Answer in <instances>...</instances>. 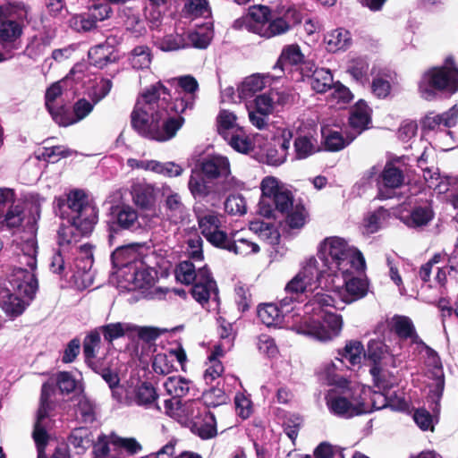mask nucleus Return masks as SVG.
<instances>
[{"instance_id":"obj_1","label":"nucleus","mask_w":458,"mask_h":458,"mask_svg":"<svg viewBox=\"0 0 458 458\" xmlns=\"http://www.w3.org/2000/svg\"><path fill=\"white\" fill-rule=\"evenodd\" d=\"M317 255L301 261L299 272L284 287L286 293L300 294L321 286L332 291L346 304L367 295L369 286L367 277L355 276L366 269L365 259L357 248L344 238L330 236L319 242Z\"/></svg>"},{"instance_id":"obj_2","label":"nucleus","mask_w":458,"mask_h":458,"mask_svg":"<svg viewBox=\"0 0 458 458\" xmlns=\"http://www.w3.org/2000/svg\"><path fill=\"white\" fill-rule=\"evenodd\" d=\"M56 216L71 227L59 231V248L54 250L50 270L62 278L80 281L84 288L92 284L93 254L90 245L76 246V234H89L98 220V209L83 190H72L54 201Z\"/></svg>"},{"instance_id":"obj_3","label":"nucleus","mask_w":458,"mask_h":458,"mask_svg":"<svg viewBox=\"0 0 458 458\" xmlns=\"http://www.w3.org/2000/svg\"><path fill=\"white\" fill-rule=\"evenodd\" d=\"M169 89L158 81L145 90V136L165 142L175 137L184 118L170 110Z\"/></svg>"},{"instance_id":"obj_4","label":"nucleus","mask_w":458,"mask_h":458,"mask_svg":"<svg viewBox=\"0 0 458 458\" xmlns=\"http://www.w3.org/2000/svg\"><path fill=\"white\" fill-rule=\"evenodd\" d=\"M335 365L325 366L324 373L331 387L325 394V403L328 411L336 417L350 419L363 414L368 406L363 403L360 394L369 392V386L352 384L335 373Z\"/></svg>"},{"instance_id":"obj_5","label":"nucleus","mask_w":458,"mask_h":458,"mask_svg":"<svg viewBox=\"0 0 458 458\" xmlns=\"http://www.w3.org/2000/svg\"><path fill=\"white\" fill-rule=\"evenodd\" d=\"M110 259L113 267L120 270L117 282L120 291L133 293L129 302L143 299V244L118 246L111 253Z\"/></svg>"},{"instance_id":"obj_6","label":"nucleus","mask_w":458,"mask_h":458,"mask_svg":"<svg viewBox=\"0 0 458 458\" xmlns=\"http://www.w3.org/2000/svg\"><path fill=\"white\" fill-rule=\"evenodd\" d=\"M30 12V7L19 0L0 4V63L11 59L14 51L21 48Z\"/></svg>"},{"instance_id":"obj_7","label":"nucleus","mask_w":458,"mask_h":458,"mask_svg":"<svg viewBox=\"0 0 458 458\" xmlns=\"http://www.w3.org/2000/svg\"><path fill=\"white\" fill-rule=\"evenodd\" d=\"M286 318L293 331L320 342H329L338 337L344 327L343 317L334 312L304 318L294 313L287 314Z\"/></svg>"},{"instance_id":"obj_8","label":"nucleus","mask_w":458,"mask_h":458,"mask_svg":"<svg viewBox=\"0 0 458 458\" xmlns=\"http://www.w3.org/2000/svg\"><path fill=\"white\" fill-rule=\"evenodd\" d=\"M77 387V381L70 372L61 371L56 374L55 384L45 382L41 386L39 407L36 420H49L59 414L65 407L64 395L72 393Z\"/></svg>"},{"instance_id":"obj_9","label":"nucleus","mask_w":458,"mask_h":458,"mask_svg":"<svg viewBox=\"0 0 458 458\" xmlns=\"http://www.w3.org/2000/svg\"><path fill=\"white\" fill-rule=\"evenodd\" d=\"M46 199L40 195L30 197L31 217L26 224L27 237L15 240L13 244V267L21 266L37 269L38 243L36 233L38 231V221L40 218L41 206Z\"/></svg>"},{"instance_id":"obj_10","label":"nucleus","mask_w":458,"mask_h":458,"mask_svg":"<svg viewBox=\"0 0 458 458\" xmlns=\"http://www.w3.org/2000/svg\"><path fill=\"white\" fill-rule=\"evenodd\" d=\"M233 27L245 29L266 38L282 35L290 30V24L284 19L272 18L269 8L264 5L250 7L245 15L234 21Z\"/></svg>"},{"instance_id":"obj_11","label":"nucleus","mask_w":458,"mask_h":458,"mask_svg":"<svg viewBox=\"0 0 458 458\" xmlns=\"http://www.w3.org/2000/svg\"><path fill=\"white\" fill-rule=\"evenodd\" d=\"M86 63L80 62L73 65L66 77L59 81L53 83L46 90L45 106L51 115L53 121L56 123V118H59L66 105L64 104L63 96L68 97L70 91L72 95L80 94V84L85 80Z\"/></svg>"},{"instance_id":"obj_12","label":"nucleus","mask_w":458,"mask_h":458,"mask_svg":"<svg viewBox=\"0 0 458 458\" xmlns=\"http://www.w3.org/2000/svg\"><path fill=\"white\" fill-rule=\"evenodd\" d=\"M261 198L259 212L265 217L273 216L274 208L281 213L289 210L293 206V195L287 185L278 178L268 175L260 182Z\"/></svg>"},{"instance_id":"obj_13","label":"nucleus","mask_w":458,"mask_h":458,"mask_svg":"<svg viewBox=\"0 0 458 458\" xmlns=\"http://www.w3.org/2000/svg\"><path fill=\"white\" fill-rule=\"evenodd\" d=\"M445 90L454 93L458 90V68L454 60L448 57L441 67H436L426 72L419 84L420 96L427 100L432 99L435 90Z\"/></svg>"},{"instance_id":"obj_14","label":"nucleus","mask_w":458,"mask_h":458,"mask_svg":"<svg viewBox=\"0 0 458 458\" xmlns=\"http://www.w3.org/2000/svg\"><path fill=\"white\" fill-rule=\"evenodd\" d=\"M199 170L208 179L217 184L218 191H230L240 189L243 182L232 174L229 159L222 155H212L199 162Z\"/></svg>"},{"instance_id":"obj_15","label":"nucleus","mask_w":458,"mask_h":458,"mask_svg":"<svg viewBox=\"0 0 458 458\" xmlns=\"http://www.w3.org/2000/svg\"><path fill=\"white\" fill-rule=\"evenodd\" d=\"M208 411L200 400L180 401L164 400V412L182 423L191 424L199 421Z\"/></svg>"},{"instance_id":"obj_16","label":"nucleus","mask_w":458,"mask_h":458,"mask_svg":"<svg viewBox=\"0 0 458 458\" xmlns=\"http://www.w3.org/2000/svg\"><path fill=\"white\" fill-rule=\"evenodd\" d=\"M199 228L205 238L214 246L220 248L227 234L221 230L223 216L214 210L195 208Z\"/></svg>"},{"instance_id":"obj_17","label":"nucleus","mask_w":458,"mask_h":458,"mask_svg":"<svg viewBox=\"0 0 458 458\" xmlns=\"http://www.w3.org/2000/svg\"><path fill=\"white\" fill-rule=\"evenodd\" d=\"M110 219L107 221L108 244L112 246L116 235L122 230L133 231L139 226L138 214L129 206H111Z\"/></svg>"},{"instance_id":"obj_18","label":"nucleus","mask_w":458,"mask_h":458,"mask_svg":"<svg viewBox=\"0 0 458 458\" xmlns=\"http://www.w3.org/2000/svg\"><path fill=\"white\" fill-rule=\"evenodd\" d=\"M295 133L293 148L297 159H305L319 151L317 129L313 123L299 122Z\"/></svg>"},{"instance_id":"obj_19","label":"nucleus","mask_w":458,"mask_h":458,"mask_svg":"<svg viewBox=\"0 0 458 458\" xmlns=\"http://www.w3.org/2000/svg\"><path fill=\"white\" fill-rule=\"evenodd\" d=\"M36 269L14 266L9 277V284L14 293L32 301L38 289Z\"/></svg>"},{"instance_id":"obj_20","label":"nucleus","mask_w":458,"mask_h":458,"mask_svg":"<svg viewBox=\"0 0 458 458\" xmlns=\"http://www.w3.org/2000/svg\"><path fill=\"white\" fill-rule=\"evenodd\" d=\"M419 347L421 351L425 352L426 364L428 367L431 368L428 371V377L433 379V385L429 390V398L435 403L436 406H437L445 386L441 361L437 353L424 343L420 342Z\"/></svg>"},{"instance_id":"obj_21","label":"nucleus","mask_w":458,"mask_h":458,"mask_svg":"<svg viewBox=\"0 0 458 458\" xmlns=\"http://www.w3.org/2000/svg\"><path fill=\"white\" fill-rule=\"evenodd\" d=\"M168 82L173 85L174 82L185 93L184 96L177 97L174 101L170 102V110L176 114H182L187 109H191L194 105L195 93L199 89L197 80L191 75H183L172 78Z\"/></svg>"},{"instance_id":"obj_22","label":"nucleus","mask_w":458,"mask_h":458,"mask_svg":"<svg viewBox=\"0 0 458 458\" xmlns=\"http://www.w3.org/2000/svg\"><path fill=\"white\" fill-rule=\"evenodd\" d=\"M49 423V420H36L35 421L32 437L37 447V458H71L68 445L64 443L58 444L50 457H47L46 448L48 445L49 435L47 428Z\"/></svg>"},{"instance_id":"obj_23","label":"nucleus","mask_w":458,"mask_h":458,"mask_svg":"<svg viewBox=\"0 0 458 458\" xmlns=\"http://www.w3.org/2000/svg\"><path fill=\"white\" fill-rule=\"evenodd\" d=\"M188 187L195 199L208 201H220L226 193L225 191H218L217 184L212 180L206 178L196 170H192L189 179Z\"/></svg>"},{"instance_id":"obj_24","label":"nucleus","mask_w":458,"mask_h":458,"mask_svg":"<svg viewBox=\"0 0 458 458\" xmlns=\"http://www.w3.org/2000/svg\"><path fill=\"white\" fill-rule=\"evenodd\" d=\"M327 308H337L335 299L326 293H317L311 300L307 303L301 305L300 303L294 304L292 310L286 309L287 314L298 313L301 318L309 316L324 315Z\"/></svg>"},{"instance_id":"obj_25","label":"nucleus","mask_w":458,"mask_h":458,"mask_svg":"<svg viewBox=\"0 0 458 458\" xmlns=\"http://www.w3.org/2000/svg\"><path fill=\"white\" fill-rule=\"evenodd\" d=\"M85 80H83L78 86H80V93L83 91L89 96L91 101L98 104L105 98L110 92L113 83L110 79L98 78L94 73L89 72L88 64L86 63Z\"/></svg>"},{"instance_id":"obj_26","label":"nucleus","mask_w":458,"mask_h":458,"mask_svg":"<svg viewBox=\"0 0 458 458\" xmlns=\"http://www.w3.org/2000/svg\"><path fill=\"white\" fill-rule=\"evenodd\" d=\"M291 302H293L292 297L284 298L281 301V310L274 303L261 304L258 308V317L267 327L280 326L282 322H284L285 327L291 329L286 319V309L288 310H293V307H290Z\"/></svg>"},{"instance_id":"obj_27","label":"nucleus","mask_w":458,"mask_h":458,"mask_svg":"<svg viewBox=\"0 0 458 458\" xmlns=\"http://www.w3.org/2000/svg\"><path fill=\"white\" fill-rule=\"evenodd\" d=\"M157 278V272L151 267H145V299L173 301L175 296L186 299L187 293L183 289L152 287Z\"/></svg>"},{"instance_id":"obj_28","label":"nucleus","mask_w":458,"mask_h":458,"mask_svg":"<svg viewBox=\"0 0 458 458\" xmlns=\"http://www.w3.org/2000/svg\"><path fill=\"white\" fill-rule=\"evenodd\" d=\"M191 294L202 307H205L209 299L216 300L217 298L216 281L211 277L210 272L206 267H199L198 281L194 283Z\"/></svg>"},{"instance_id":"obj_29","label":"nucleus","mask_w":458,"mask_h":458,"mask_svg":"<svg viewBox=\"0 0 458 458\" xmlns=\"http://www.w3.org/2000/svg\"><path fill=\"white\" fill-rule=\"evenodd\" d=\"M38 195V193L30 194L27 198V202L30 205L29 216L24 214V208L21 205H12L9 207L5 214L2 216L3 220L0 221V230L4 228L15 233L22 228L23 232L27 234L26 224L30 217H31V202L30 197Z\"/></svg>"},{"instance_id":"obj_30","label":"nucleus","mask_w":458,"mask_h":458,"mask_svg":"<svg viewBox=\"0 0 458 458\" xmlns=\"http://www.w3.org/2000/svg\"><path fill=\"white\" fill-rule=\"evenodd\" d=\"M97 104L86 98L77 100L71 110L65 106L59 118H56V124L63 127L73 125L86 118L94 109Z\"/></svg>"},{"instance_id":"obj_31","label":"nucleus","mask_w":458,"mask_h":458,"mask_svg":"<svg viewBox=\"0 0 458 458\" xmlns=\"http://www.w3.org/2000/svg\"><path fill=\"white\" fill-rule=\"evenodd\" d=\"M74 402V415L79 423L91 425L98 420L100 410L95 400L82 394Z\"/></svg>"},{"instance_id":"obj_32","label":"nucleus","mask_w":458,"mask_h":458,"mask_svg":"<svg viewBox=\"0 0 458 458\" xmlns=\"http://www.w3.org/2000/svg\"><path fill=\"white\" fill-rule=\"evenodd\" d=\"M88 58L90 65L102 69L108 64L115 63L119 59V55L115 47L105 41L90 47Z\"/></svg>"},{"instance_id":"obj_33","label":"nucleus","mask_w":458,"mask_h":458,"mask_svg":"<svg viewBox=\"0 0 458 458\" xmlns=\"http://www.w3.org/2000/svg\"><path fill=\"white\" fill-rule=\"evenodd\" d=\"M363 403L368 406V410L364 413L371 412L374 410H381L386 407H391L393 410H404L407 403L404 400L399 399L395 403L392 400L388 399L385 394L377 391H372L369 387V392L367 394H360Z\"/></svg>"},{"instance_id":"obj_34","label":"nucleus","mask_w":458,"mask_h":458,"mask_svg":"<svg viewBox=\"0 0 458 458\" xmlns=\"http://www.w3.org/2000/svg\"><path fill=\"white\" fill-rule=\"evenodd\" d=\"M123 337L128 340L126 349L141 362L143 345L141 347L140 345L143 341V327L131 322H124Z\"/></svg>"},{"instance_id":"obj_35","label":"nucleus","mask_w":458,"mask_h":458,"mask_svg":"<svg viewBox=\"0 0 458 458\" xmlns=\"http://www.w3.org/2000/svg\"><path fill=\"white\" fill-rule=\"evenodd\" d=\"M30 302L31 301H28L14 292L11 293L6 291L2 297L0 305L7 316L16 318L23 313Z\"/></svg>"},{"instance_id":"obj_36","label":"nucleus","mask_w":458,"mask_h":458,"mask_svg":"<svg viewBox=\"0 0 458 458\" xmlns=\"http://www.w3.org/2000/svg\"><path fill=\"white\" fill-rule=\"evenodd\" d=\"M143 405V381L139 371H132L125 386V405Z\"/></svg>"},{"instance_id":"obj_37","label":"nucleus","mask_w":458,"mask_h":458,"mask_svg":"<svg viewBox=\"0 0 458 458\" xmlns=\"http://www.w3.org/2000/svg\"><path fill=\"white\" fill-rule=\"evenodd\" d=\"M269 77L259 74H253L247 77L238 87L239 98L248 99L254 97L258 92L263 90L269 83Z\"/></svg>"},{"instance_id":"obj_38","label":"nucleus","mask_w":458,"mask_h":458,"mask_svg":"<svg viewBox=\"0 0 458 458\" xmlns=\"http://www.w3.org/2000/svg\"><path fill=\"white\" fill-rule=\"evenodd\" d=\"M321 134L325 148L329 151H339L344 148L355 138V136L344 138L339 131L327 126L322 127Z\"/></svg>"},{"instance_id":"obj_39","label":"nucleus","mask_w":458,"mask_h":458,"mask_svg":"<svg viewBox=\"0 0 458 458\" xmlns=\"http://www.w3.org/2000/svg\"><path fill=\"white\" fill-rule=\"evenodd\" d=\"M458 119V106L455 105L442 114H428L423 120V127L428 130H436L440 125L445 127L454 126Z\"/></svg>"},{"instance_id":"obj_40","label":"nucleus","mask_w":458,"mask_h":458,"mask_svg":"<svg viewBox=\"0 0 458 458\" xmlns=\"http://www.w3.org/2000/svg\"><path fill=\"white\" fill-rule=\"evenodd\" d=\"M349 121L351 127L356 130L358 134L368 128L370 123V109L364 101L360 100L352 107Z\"/></svg>"},{"instance_id":"obj_41","label":"nucleus","mask_w":458,"mask_h":458,"mask_svg":"<svg viewBox=\"0 0 458 458\" xmlns=\"http://www.w3.org/2000/svg\"><path fill=\"white\" fill-rule=\"evenodd\" d=\"M220 248L243 257L259 251V246L247 238H235L232 242L228 236L225 237V244L223 243Z\"/></svg>"},{"instance_id":"obj_42","label":"nucleus","mask_w":458,"mask_h":458,"mask_svg":"<svg viewBox=\"0 0 458 458\" xmlns=\"http://www.w3.org/2000/svg\"><path fill=\"white\" fill-rule=\"evenodd\" d=\"M324 41L329 52H337L348 48L351 46L352 38L348 30L336 29L327 33Z\"/></svg>"},{"instance_id":"obj_43","label":"nucleus","mask_w":458,"mask_h":458,"mask_svg":"<svg viewBox=\"0 0 458 458\" xmlns=\"http://www.w3.org/2000/svg\"><path fill=\"white\" fill-rule=\"evenodd\" d=\"M434 217V212L428 204L416 207L410 215L403 216V221L409 227H421L427 225Z\"/></svg>"},{"instance_id":"obj_44","label":"nucleus","mask_w":458,"mask_h":458,"mask_svg":"<svg viewBox=\"0 0 458 458\" xmlns=\"http://www.w3.org/2000/svg\"><path fill=\"white\" fill-rule=\"evenodd\" d=\"M164 386L167 394L172 396L170 400L179 401L178 398L190 392L192 383L181 376H173L165 380Z\"/></svg>"},{"instance_id":"obj_45","label":"nucleus","mask_w":458,"mask_h":458,"mask_svg":"<svg viewBox=\"0 0 458 458\" xmlns=\"http://www.w3.org/2000/svg\"><path fill=\"white\" fill-rule=\"evenodd\" d=\"M250 230L270 245L277 244L279 242L280 234L271 223L256 220L250 224Z\"/></svg>"},{"instance_id":"obj_46","label":"nucleus","mask_w":458,"mask_h":458,"mask_svg":"<svg viewBox=\"0 0 458 458\" xmlns=\"http://www.w3.org/2000/svg\"><path fill=\"white\" fill-rule=\"evenodd\" d=\"M388 354V347L379 340H371L368 344L366 355L371 360L375 365L371 368L370 373L375 380H377V376L380 372L379 367L377 365L381 360L385 359Z\"/></svg>"},{"instance_id":"obj_47","label":"nucleus","mask_w":458,"mask_h":458,"mask_svg":"<svg viewBox=\"0 0 458 458\" xmlns=\"http://www.w3.org/2000/svg\"><path fill=\"white\" fill-rule=\"evenodd\" d=\"M392 327L395 333L402 338L410 339L412 344H420L421 342L417 335L411 320L403 316H394L392 319Z\"/></svg>"},{"instance_id":"obj_48","label":"nucleus","mask_w":458,"mask_h":458,"mask_svg":"<svg viewBox=\"0 0 458 458\" xmlns=\"http://www.w3.org/2000/svg\"><path fill=\"white\" fill-rule=\"evenodd\" d=\"M218 132L225 138L233 132H237L243 127L237 123V116L228 110H221L217 116Z\"/></svg>"},{"instance_id":"obj_49","label":"nucleus","mask_w":458,"mask_h":458,"mask_svg":"<svg viewBox=\"0 0 458 458\" xmlns=\"http://www.w3.org/2000/svg\"><path fill=\"white\" fill-rule=\"evenodd\" d=\"M199 268L191 261H182L175 267V278L181 284L187 285L196 283L199 277Z\"/></svg>"},{"instance_id":"obj_50","label":"nucleus","mask_w":458,"mask_h":458,"mask_svg":"<svg viewBox=\"0 0 458 458\" xmlns=\"http://www.w3.org/2000/svg\"><path fill=\"white\" fill-rule=\"evenodd\" d=\"M333 75L328 69L316 68L310 77V86L318 93H324L333 87Z\"/></svg>"},{"instance_id":"obj_51","label":"nucleus","mask_w":458,"mask_h":458,"mask_svg":"<svg viewBox=\"0 0 458 458\" xmlns=\"http://www.w3.org/2000/svg\"><path fill=\"white\" fill-rule=\"evenodd\" d=\"M304 55L298 45H288L284 47L275 68L279 66L283 70L286 65H296L302 63Z\"/></svg>"},{"instance_id":"obj_52","label":"nucleus","mask_w":458,"mask_h":458,"mask_svg":"<svg viewBox=\"0 0 458 458\" xmlns=\"http://www.w3.org/2000/svg\"><path fill=\"white\" fill-rule=\"evenodd\" d=\"M192 428L202 439L212 438L217 433L216 421L214 414L210 411H207Z\"/></svg>"},{"instance_id":"obj_53","label":"nucleus","mask_w":458,"mask_h":458,"mask_svg":"<svg viewBox=\"0 0 458 458\" xmlns=\"http://www.w3.org/2000/svg\"><path fill=\"white\" fill-rule=\"evenodd\" d=\"M340 355L344 360H347L351 366H358L366 356V352L360 341L352 340L345 344Z\"/></svg>"},{"instance_id":"obj_54","label":"nucleus","mask_w":458,"mask_h":458,"mask_svg":"<svg viewBox=\"0 0 458 458\" xmlns=\"http://www.w3.org/2000/svg\"><path fill=\"white\" fill-rule=\"evenodd\" d=\"M347 72L361 85L369 82V64L364 58L352 59L348 64Z\"/></svg>"},{"instance_id":"obj_55","label":"nucleus","mask_w":458,"mask_h":458,"mask_svg":"<svg viewBox=\"0 0 458 458\" xmlns=\"http://www.w3.org/2000/svg\"><path fill=\"white\" fill-rule=\"evenodd\" d=\"M423 178L427 186L432 189L437 194L445 193L449 190L450 181L447 177H441L437 169H425Z\"/></svg>"},{"instance_id":"obj_56","label":"nucleus","mask_w":458,"mask_h":458,"mask_svg":"<svg viewBox=\"0 0 458 458\" xmlns=\"http://www.w3.org/2000/svg\"><path fill=\"white\" fill-rule=\"evenodd\" d=\"M165 212L168 218L178 223L182 219L184 214V206L178 193H170L165 199Z\"/></svg>"},{"instance_id":"obj_57","label":"nucleus","mask_w":458,"mask_h":458,"mask_svg":"<svg viewBox=\"0 0 458 458\" xmlns=\"http://www.w3.org/2000/svg\"><path fill=\"white\" fill-rule=\"evenodd\" d=\"M381 176L383 184L387 188H399L404 182L403 171L392 163L386 165Z\"/></svg>"},{"instance_id":"obj_58","label":"nucleus","mask_w":458,"mask_h":458,"mask_svg":"<svg viewBox=\"0 0 458 458\" xmlns=\"http://www.w3.org/2000/svg\"><path fill=\"white\" fill-rule=\"evenodd\" d=\"M224 139L234 150L240 153H248L253 148L251 140L246 135L243 129L237 132H233Z\"/></svg>"},{"instance_id":"obj_59","label":"nucleus","mask_w":458,"mask_h":458,"mask_svg":"<svg viewBox=\"0 0 458 458\" xmlns=\"http://www.w3.org/2000/svg\"><path fill=\"white\" fill-rule=\"evenodd\" d=\"M285 213H287L286 223L291 228L300 229L306 224L308 213L303 205H293Z\"/></svg>"},{"instance_id":"obj_60","label":"nucleus","mask_w":458,"mask_h":458,"mask_svg":"<svg viewBox=\"0 0 458 458\" xmlns=\"http://www.w3.org/2000/svg\"><path fill=\"white\" fill-rule=\"evenodd\" d=\"M213 38L212 30L207 26L201 28L199 30L191 31L188 34L189 47H194L196 48L204 49L208 47Z\"/></svg>"},{"instance_id":"obj_61","label":"nucleus","mask_w":458,"mask_h":458,"mask_svg":"<svg viewBox=\"0 0 458 458\" xmlns=\"http://www.w3.org/2000/svg\"><path fill=\"white\" fill-rule=\"evenodd\" d=\"M101 344V334L98 328L88 334L83 342V354L85 360L96 358V351L99 349Z\"/></svg>"},{"instance_id":"obj_62","label":"nucleus","mask_w":458,"mask_h":458,"mask_svg":"<svg viewBox=\"0 0 458 458\" xmlns=\"http://www.w3.org/2000/svg\"><path fill=\"white\" fill-rule=\"evenodd\" d=\"M183 12L191 17H208L211 13L207 0H187Z\"/></svg>"},{"instance_id":"obj_63","label":"nucleus","mask_w":458,"mask_h":458,"mask_svg":"<svg viewBox=\"0 0 458 458\" xmlns=\"http://www.w3.org/2000/svg\"><path fill=\"white\" fill-rule=\"evenodd\" d=\"M173 355H169V352L157 353L152 361L154 372L159 375L171 373L175 369L173 363Z\"/></svg>"},{"instance_id":"obj_64","label":"nucleus","mask_w":458,"mask_h":458,"mask_svg":"<svg viewBox=\"0 0 458 458\" xmlns=\"http://www.w3.org/2000/svg\"><path fill=\"white\" fill-rule=\"evenodd\" d=\"M94 458H124L123 452L120 446L112 445L110 444V437L108 441L99 443L94 447Z\"/></svg>"}]
</instances>
